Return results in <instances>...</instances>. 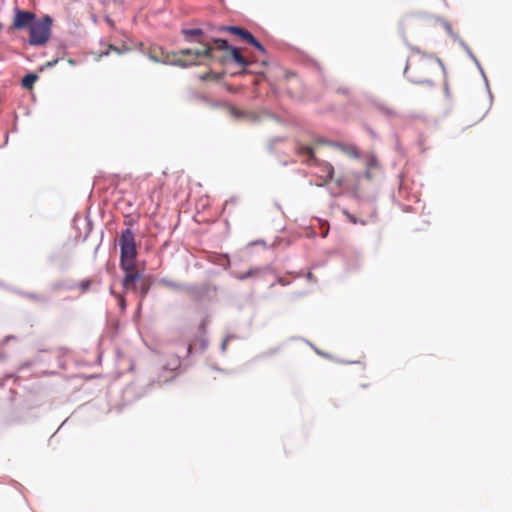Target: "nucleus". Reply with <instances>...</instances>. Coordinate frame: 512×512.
Instances as JSON below:
<instances>
[{
  "label": "nucleus",
  "instance_id": "14",
  "mask_svg": "<svg viewBox=\"0 0 512 512\" xmlns=\"http://www.w3.org/2000/svg\"><path fill=\"white\" fill-rule=\"evenodd\" d=\"M116 298H117L118 305H119L120 309L122 311H124L126 308V300H125L124 296L121 294H116Z\"/></svg>",
  "mask_w": 512,
  "mask_h": 512
},
{
  "label": "nucleus",
  "instance_id": "7",
  "mask_svg": "<svg viewBox=\"0 0 512 512\" xmlns=\"http://www.w3.org/2000/svg\"><path fill=\"white\" fill-rule=\"evenodd\" d=\"M36 20V14L30 11H22L17 9L13 20L15 29L29 28L30 25Z\"/></svg>",
  "mask_w": 512,
  "mask_h": 512
},
{
  "label": "nucleus",
  "instance_id": "15",
  "mask_svg": "<svg viewBox=\"0 0 512 512\" xmlns=\"http://www.w3.org/2000/svg\"><path fill=\"white\" fill-rule=\"evenodd\" d=\"M149 290V286L146 282H142L141 283V286H140V289H139V292L141 294L142 297H145L147 292Z\"/></svg>",
  "mask_w": 512,
  "mask_h": 512
},
{
  "label": "nucleus",
  "instance_id": "11",
  "mask_svg": "<svg viewBox=\"0 0 512 512\" xmlns=\"http://www.w3.org/2000/svg\"><path fill=\"white\" fill-rule=\"evenodd\" d=\"M378 168V160L376 156L371 155L367 162V176L370 177L369 173L371 170Z\"/></svg>",
  "mask_w": 512,
  "mask_h": 512
},
{
  "label": "nucleus",
  "instance_id": "9",
  "mask_svg": "<svg viewBox=\"0 0 512 512\" xmlns=\"http://www.w3.org/2000/svg\"><path fill=\"white\" fill-rule=\"evenodd\" d=\"M183 34L185 36V39L187 41H191L192 38H197L199 42H202L200 37L203 35V32L201 29H184Z\"/></svg>",
  "mask_w": 512,
  "mask_h": 512
},
{
  "label": "nucleus",
  "instance_id": "18",
  "mask_svg": "<svg viewBox=\"0 0 512 512\" xmlns=\"http://www.w3.org/2000/svg\"><path fill=\"white\" fill-rule=\"evenodd\" d=\"M225 348H226V341H224V343H223V349H225Z\"/></svg>",
  "mask_w": 512,
  "mask_h": 512
},
{
  "label": "nucleus",
  "instance_id": "1",
  "mask_svg": "<svg viewBox=\"0 0 512 512\" xmlns=\"http://www.w3.org/2000/svg\"><path fill=\"white\" fill-rule=\"evenodd\" d=\"M215 51L223 52V55L219 57L222 61L231 59L242 67H246L248 65V61L244 56H242L239 49L229 46L227 41L223 39H214L213 45L205 43L203 44L202 49L181 50L179 52L181 57L175 60V64L180 66L198 64V60L201 57L216 59L217 56L214 54Z\"/></svg>",
  "mask_w": 512,
  "mask_h": 512
},
{
  "label": "nucleus",
  "instance_id": "6",
  "mask_svg": "<svg viewBox=\"0 0 512 512\" xmlns=\"http://www.w3.org/2000/svg\"><path fill=\"white\" fill-rule=\"evenodd\" d=\"M125 272L124 278L122 280L123 288L128 291L131 290L133 292H137L136 282L141 278L139 271L136 268V265H132L129 269H122Z\"/></svg>",
  "mask_w": 512,
  "mask_h": 512
},
{
  "label": "nucleus",
  "instance_id": "16",
  "mask_svg": "<svg viewBox=\"0 0 512 512\" xmlns=\"http://www.w3.org/2000/svg\"><path fill=\"white\" fill-rule=\"evenodd\" d=\"M108 49H109V51H114V52L120 53V49L114 45H109Z\"/></svg>",
  "mask_w": 512,
  "mask_h": 512
},
{
  "label": "nucleus",
  "instance_id": "13",
  "mask_svg": "<svg viewBox=\"0 0 512 512\" xmlns=\"http://www.w3.org/2000/svg\"><path fill=\"white\" fill-rule=\"evenodd\" d=\"M248 43L253 45L259 51L265 52L263 45L254 36H253V39H250V41Z\"/></svg>",
  "mask_w": 512,
  "mask_h": 512
},
{
  "label": "nucleus",
  "instance_id": "3",
  "mask_svg": "<svg viewBox=\"0 0 512 512\" xmlns=\"http://www.w3.org/2000/svg\"><path fill=\"white\" fill-rule=\"evenodd\" d=\"M295 152L301 158L303 163L309 166H318L321 169L322 174L320 175V178L323 182L320 185H325L333 179V166L328 162L318 160L315 157L314 149L311 146L297 143L295 145Z\"/></svg>",
  "mask_w": 512,
  "mask_h": 512
},
{
  "label": "nucleus",
  "instance_id": "2",
  "mask_svg": "<svg viewBox=\"0 0 512 512\" xmlns=\"http://www.w3.org/2000/svg\"><path fill=\"white\" fill-rule=\"evenodd\" d=\"M441 68L442 63L436 56L416 50L408 59L404 73L412 82L432 85V77L438 75Z\"/></svg>",
  "mask_w": 512,
  "mask_h": 512
},
{
  "label": "nucleus",
  "instance_id": "5",
  "mask_svg": "<svg viewBox=\"0 0 512 512\" xmlns=\"http://www.w3.org/2000/svg\"><path fill=\"white\" fill-rule=\"evenodd\" d=\"M52 19L46 15L35 20L29 27V44L32 46L45 45L51 37Z\"/></svg>",
  "mask_w": 512,
  "mask_h": 512
},
{
  "label": "nucleus",
  "instance_id": "12",
  "mask_svg": "<svg viewBox=\"0 0 512 512\" xmlns=\"http://www.w3.org/2000/svg\"><path fill=\"white\" fill-rule=\"evenodd\" d=\"M345 152H346L349 156H351V157H353V158H359V156H360V155H359V152H358V149H357V147H355V146H350V147H348L347 149H345Z\"/></svg>",
  "mask_w": 512,
  "mask_h": 512
},
{
  "label": "nucleus",
  "instance_id": "8",
  "mask_svg": "<svg viewBox=\"0 0 512 512\" xmlns=\"http://www.w3.org/2000/svg\"><path fill=\"white\" fill-rule=\"evenodd\" d=\"M224 30L229 31L232 34L239 36L246 42H249L250 39H253V35L249 31H247L243 28H240V27L228 26V27H225Z\"/></svg>",
  "mask_w": 512,
  "mask_h": 512
},
{
  "label": "nucleus",
  "instance_id": "17",
  "mask_svg": "<svg viewBox=\"0 0 512 512\" xmlns=\"http://www.w3.org/2000/svg\"><path fill=\"white\" fill-rule=\"evenodd\" d=\"M154 61H159V59L156 56L151 55L150 56Z\"/></svg>",
  "mask_w": 512,
  "mask_h": 512
},
{
  "label": "nucleus",
  "instance_id": "19",
  "mask_svg": "<svg viewBox=\"0 0 512 512\" xmlns=\"http://www.w3.org/2000/svg\"><path fill=\"white\" fill-rule=\"evenodd\" d=\"M2 29V25L0 24V30Z\"/></svg>",
  "mask_w": 512,
  "mask_h": 512
},
{
  "label": "nucleus",
  "instance_id": "10",
  "mask_svg": "<svg viewBox=\"0 0 512 512\" xmlns=\"http://www.w3.org/2000/svg\"><path fill=\"white\" fill-rule=\"evenodd\" d=\"M38 79V76L35 74H27L22 79V87L25 89H31L33 87V84Z\"/></svg>",
  "mask_w": 512,
  "mask_h": 512
},
{
  "label": "nucleus",
  "instance_id": "4",
  "mask_svg": "<svg viewBox=\"0 0 512 512\" xmlns=\"http://www.w3.org/2000/svg\"><path fill=\"white\" fill-rule=\"evenodd\" d=\"M120 246V268L129 269L132 265H136L137 246L134 232L127 228L121 232L119 238Z\"/></svg>",
  "mask_w": 512,
  "mask_h": 512
}]
</instances>
